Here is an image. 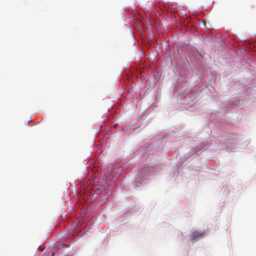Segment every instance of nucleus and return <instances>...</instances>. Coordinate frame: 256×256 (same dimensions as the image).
<instances>
[{"label":"nucleus","mask_w":256,"mask_h":256,"mask_svg":"<svg viewBox=\"0 0 256 256\" xmlns=\"http://www.w3.org/2000/svg\"><path fill=\"white\" fill-rule=\"evenodd\" d=\"M204 232L200 231H194L193 232L190 236V238L191 240H194L197 238H200L204 236Z\"/></svg>","instance_id":"f257e3e1"}]
</instances>
